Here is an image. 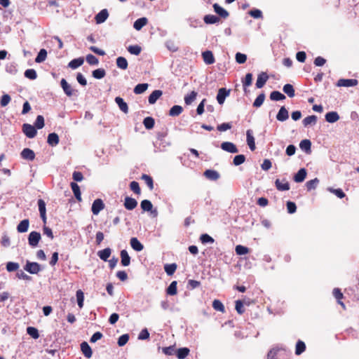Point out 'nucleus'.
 <instances>
[{"instance_id": "44", "label": "nucleus", "mask_w": 359, "mask_h": 359, "mask_svg": "<svg viewBox=\"0 0 359 359\" xmlns=\"http://www.w3.org/2000/svg\"><path fill=\"white\" fill-rule=\"evenodd\" d=\"M143 124L146 129L151 130L154 128L155 124L154 119L151 116H147L144 118L143 120Z\"/></svg>"}, {"instance_id": "5", "label": "nucleus", "mask_w": 359, "mask_h": 359, "mask_svg": "<svg viewBox=\"0 0 359 359\" xmlns=\"http://www.w3.org/2000/svg\"><path fill=\"white\" fill-rule=\"evenodd\" d=\"M41 238L40 233L37 231H32L28 236V243L30 246L36 247Z\"/></svg>"}, {"instance_id": "58", "label": "nucleus", "mask_w": 359, "mask_h": 359, "mask_svg": "<svg viewBox=\"0 0 359 359\" xmlns=\"http://www.w3.org/2000/svg\"><path fill=\"white\" fill-rule=\"evenodd\" d=\"M327 191H330V193L334 194L339 198H343L346 196L341 189H334L332 187H328Z\"/></svg>"}, {"instance_id": "62", "label": "nucleus", "mask_w": 359, "mask_h": 359, "mask_svg": "<svg viewBox=\"0 0 359 359\" xmlns=\"http://www.w3.org/2000/svg\"><path fill=\"white\" fill-rule=\"evenodd\" d=\"M245 161V156L243 154H239L236 156H234L233 160V163L235 165H240L242 163H243Z\"/></svg>"}, {"instance_id": "43", "label": "nucleus", "mask_w": 359, "mask_h": 359, "mask_svg": "<svg viewBox=\"0 0 359 359\" xmlns=\"http://www.w3.org/2000/svg\"><path fill=\"white\" fill-rule=\"evenodd\" d=\"M183 111V108L180 105H174L169 111L170 116H177Z\"/></svg>"}, {"instance_id": "21", "label": "nucleus", "mask_w": 359, "mask_h": 359, "mask_svg": "<svg viewBox=\"0 0 359 359\" xmlns=\"http://www.w3.org/2000/svg\"><path fill=\"white\" fill-rule=\"evenodd\" d=\"M288 118L289 114L287 109L284 106L281 107L276 115L277 120L283 122L287 120Z\"/></svg>"}, {"instance_id": "48", "label": "nucleus", "mask_w": 359, "mask_h": 359, "mask_svg": "<svg viewBox=\"0 0 359 359\" xmlns=\"http://www.w3.org/2000/svg\"><path fill=\"white\" fill-rule=\"evenodd\" d=\"M177 281H172L166 289V293L168 295H175L177 292Z\"/></svg>"}, {"instance_id": "23", "label": "nucleus", "mask_w": 359, "mask_h": 359, "mask_svg": "<svg viewBox=\"0 0 359 359\" xmlns=\"http://www.w3.org/2000/svg\"><path fill=\"white\" fill-rule=\"evenodd\" d=\"M325 118L327 122L333 123L337 122L340 117L337 111H329L325 114Z\"/></svg>"}, {"instance_id": "8", "label": "nucleus", "mask_w": 359, "mask_h": 359, "mask_svg": "<svg viewBox=\"0 0 359 359\" xmlns=\"http://www.w3.org/2000/svg\"><path fill=\"white\" fill-rule=\"evenodd\" d=\"M38 206H39V211L40 213V217L45 224L46 223V203L43 199H39L38 200Z\"/></svg>"}, {"instance_id": "40", "label": "nucleus", "mask_w": 359, "mask_h": 359, "mask_svg": "<svg viewBox=\"0 0 359 359\" xmlns=\"http://www.w3.org/2000/svg\"><path fill=\"white\" fill-rule=\"evenodd\" d=\"M177 267V266L175 263L167 264L164 266V270L168 276H172L175 272Z\"/></svg>"}, {"instance_id": "12", "label": "nucleus", "mask_w": 359, "mask_h": 359, "mask_svg": "<svg viewBox=\"0 0 359 359\" xmlns=\"http://www.w3.org/2000/svg\"><path fill=\"white\" fill-rule=\"evenodd\" d=\"M109 16L107 9L104 8L100 11L95 17L97 24H101L106 21Z\"/></svg>"}, {"instance_id": "20", "label": "nucleus", "mask_w": 359, "mask_h": 359, "mask_svg": "<svg viewBox=\"0 0 359 359\" xmlns=\"http://www.w3.org/2000/svg\"><path fill=\"white\" fill-rule=\"evenodd\" d=\"M306 175H307L306 170L305 168H301L294 175L293 180L295 182H297V183L302 182L305 180Z\"/></svg>"}, {"instance_id": "16", "label": "nucleus", "mask_w": 359, "mask_h": 359, "mask_svg": "<svg viewBox=\"0 0 359 359\" xmlns=\"http://www.w3.org/2000/svg\"><path fill=\"white\" fill-rule=\"evenodd\" d=\"M275 185H276V189L278 191H287L290 189V184L285 179L283 180L282 181L280 180L279 179H277L275 181Z\"/></svg>"}, {"instance_id": "28", "label": "nucleus", "mask_w": 359, "mask_h": 359, "mask_svg": "<svg viewBox=\"0 0 359 359\" xmlns=\"http://www.w3.org/2000/svg\"><path fill=\"white\" fill-rule=\"evenodd\" d=\"M29 221L28 219L22 220L17 226V231L19 233H25L28 231Z\"/></svg>"}, {"instance_id": "52", "label": "nucleus", "mask_w": 359, "mask_h": 359, "mask_svg": "<svg viewBox=\"0 0 359 359\" xmlns=\"http://www.w3.org/2000/svg\"><path fill=\"white\" fill-rule=\"evenodd\" d=\"M264 100H265V94L264 93H262L257 97V98L254 101L253 104H252L253 107H256V108L260 107L262 105Z\"/></svg>"}, {"instance_id": "36", "label": "nucleus", "mask_w": 359, "mask_h": 359, "mask_svg": "<svg viewBox=\"0 0 359 359\" xmlns=\"http://www.w3.org/2000/svg\"><path fill=\"white\" fill-rule=\"evenodd\" d=\"M83 62L84 60L83 57L75 58L69 62L68 67L73 69H75L81 66L83 64Z\"/></svg>"}, {"instance_id": "46", "label": "nucleus", "mask_w": 359, "mask_h": 359, "mask_svg": "<svg viewBox=\"0 0 359 359\" xmlns=\"http://www.w3.org/2000/svg\"><path fill=\"white\" fill-rule=\"evenodd\" d=\"M148 87L149 85L147 83H139L135 87L133 90L134 93L137 95L142 94L147 90Z\"/></svg>"}, {"instance_id": "15", "label": "nucleus", "mask_w": 359, "mask_h": 359, "mask_svg": "<svg viewBox=\"0 0 359 359\" xmlns=\"http://www.w3.org/2000/svg\"><path fill=\"white\" fill-rule=\"evenodd\" d=\"M21 157L27 161H33L35 158V153L29 148H25L21 151Z\"/></svg>"}, {"instance_id": "35", "label": "nucleus", "mask_w": 359, "mask_h": 359, "mask_svg": "<svg viewBox=\"0 0 359 359\" xmlns=\"http://www.w3.org/2000/svg\"><path fill=\"white\" fill-rule=\"evenodd\" d=\"M220 20L219 17L214 15H206L203 18V21L205 24L212 25L219 22Z\"/></svg>"}, {"instance_id": "26", "label": "nucleus", "mask_w": 359, "mask_h": 359, "mask_svg": "<svg viewBox=\"0 0 359 359\" xmlns=\"http://www.w3.org/2000/svg\"><path fill=\"white\" fill-rule=\"evenodd\" d=\"M247 136V143L249 146V148L251 151H254L256 148L255 138L252 135V131L251 130H248L246 132Z\"/></svg>"}, {"instance_id": "27", "label": "nucleus", "mask_w": 359, "mask_h": 359, "mask_svg": "<svg viewBox=\"0 0 359 359\" xmlns=\"http://www.w3.org/2000/svg\"><path fill=\"white\" fill-rule=\"evenodd\" d=\"M163 93L161 90H154L148 98V102L150 104H154L156 103L157 100L162 95Z\"/></svg>"}, {"instance_id": "64", "label": "nucleus", "mask_w": 359, "mask_h": 359, "mask_svg": "<svg viewBox=\"0 0 359 359\" xmlns=\"http://www.w3.org/2000/svg\"><path fill=\"white\" fill-rule=\"evenodd\" d=\"M129 340V334H124L120 336L118 339V345L119 346H123L127 344V342Z\"/></svg>"}, {"instance_id": "37", "label": "nucleus", "mask_w": 359, "mask_h": 359, "mask_svg": "<svg viewBox=\"0 0 359 359\" xmlns=\"http://www.w3.org/2000/svg\"><path fill=\"white\" fill-rule=\"evenodd\" d=\"M190 350L187 347L180 348L177 350L176 355L178 359H184L189 354Z\"/></svg>"}, {"instance_id": "39", "label": "nucleus", "mask_w": 359, "mask_h": 359, "mask_svg": "<svg viewBox=\"0 0 359 359\" xmlns=\"http://www.w3.org/2000/svg\"><path fill=\"white\" fill-rule=\"evenodd\" d=\"M332 294H333V296L337 300L338 304H340L344 309H345L344 304L341 301V299L344 297V295H343L342 292H341L340 289L334 288L333 290Z\"/></svg>"}, {"instance_id": "38", "label": "nucleus", "mask_w": 359, "mask_h": 359, "mask_svg": "<svg viewBox=\"0 0 359 359\" xmlns=\"http://www.w3.org/2000/svg\"><path fill=\"white\" fill-rule=\"evenodd\" d=\"M116 65L121 69L125 70L128 68V63L127 60L122 56L118 57L116 58Z\"/></svg>"}, {"instance_id": "63", "label": "nucleus", "mask_w": 359, "mask_h": 359, "mask_svg": "<svg viewBox=\"0 0 359 359\" xmlns=\"http://www.w3.org/2000/svg\"><path fill=\"white\" fill-rule=\"evenodd\" d=\"M20 266L18 263L9 262L6 264V270L8 272L15 271L19 269Z\"/></svg>"}, {"instance_id": "25", "label": "nucleus", "mask_w": 359, "mask_h": 359, "mask_svg": "<svg viewBox=\"0 0 359 359\" xmlns=\"http://www.w3.org/2000/svg\"><path fill=\"white\" fill-rule=\"evenodd\" d=\"M299 147L308 154L311 153V142L308 139L302 140L299 143Z\"/></svg>"}, {"instance_id": "54", "label": "nucleus", "mask_w": 359, "mask_h": 359, "mask_svg": "<svg viewBox=\"0 0 359 359\" xmlns=\"http://www.w3.org/2000/svg\"><path fill=\"white\" fill-rule=\"evenodd\" d=\"M212 307L216 311H221L222 313H224L225 311V308H224V304L222 303L221 301H219L218 299H215L212 302Z\"/></svg>"}, {"instance_id": "61", "label": "nucleus", "mask_w": 359, "mask_h": 359, "mask_svg": "<svg viewBox=\"0 0 359 359\" xmlns=\"http://www.w3.org/2000/svg\"><path fill=\"white\" fill-rule=\"evenodd\" d=\"M235 251L238 255H244L248 253L249 249L245 246L238 245L236 246Z\"/></svg>"}, {"instance_id": "7", "label": "nucleus", "mask_w": 359, "mask_h": 359, "mask_svg": "<svg viewBox=\"0 0 359 359\" xmlns=\"http://www.w3.org/2000/svg\"><path fill=\"white\" fill-rule=\"evenodd\" d=\"M104 208V204L102 199L97 198L95 199L92 205L91 211L93 215H98L101 210Z\"/></svg>"}, {"instance_id": "19", "label": "nucleus", "mask_w": 359, "mask_h": 359, "mask_svg": "<svg viewBox=\"0 0 359 359\" xmlns=\"http://www.w3.org/2000/svg\"><path fill=\"white\" fill-rule=\"evenodd\" d=\"M269 79V76L266 72H262L258 75L257 82H256V86L257 88H262L265 83H266L267 80Z\"/></svg>"}, {"instance_id": "13", "label": "nucleus", "mask_w": 359, "mask_h": 359, "mask_svg": "<svg viewBox=\"0 0 359 359\" xmlns=\"http://www.w3.org/2000/svg\"><path fill=\"white\" fill-rule=\"evenodd\" d=\"M203 175L207 179L212 180V181H217L220 177V175L217 170H210V169L206 170L204 172Z\"/></svg>"}, {"instance_id": "47", "label": "nucleus", "mask_w": 359, "mask_h": 359, "mask_svg": "<svg viewBox=\"0 0 359 359\" xmlns=\"http://www.w3.org/2000/svg\"><path fill=\"white\" fill-rule=\"evenodd\" d=\"M319 180L316 177L313 180H309L306 183V187L308 191L315 189L319 184Z\"/></svg>"}, {"instance_id": "56", "label": "nucleus", "mask_w": 359, "mask_h": 359, "mask_svg": "<svg viewBox=\"0 0 359 359\" xmlns=\"http://www.w3.org/2000/svg\"><path fill=\"white\" fill-rule=\"evenodd\" d=\"M197 93L195 91H191L190 94L187 95L184 97V102L186 104H191L196 98Z\"/></svg>"}, {"instance_id": "14", "label": "nucleus", "mask_w": 359, "mask_h": 359, "mask_svg": "<svg viewBox=\"0 0 359 359\" xmlns=\"http://www.w3.org/2000/svg\"><path fill=\"white\" fill-rule=\"evenodd\" d=\"M137 205V201L131 197L126 196L124 200V207L128 210L135 209Z\"/></svg>"}, {"instance_id": "3", "label": "nucleus", "mask_w": 359, "mask_h": 359, "mask_svg": "<svg viewBox=\"0 0 359 359\" xmlns=\"http://www.w3.org/2000/svg\"><path fill=\"white\" fill-rule=\"evenodd\" d=\"M22 131L28 138H34L37 133L36 128L34 126L29 123H24L22 125Z\"/></svg>"}, {"instance_id": "57", "label": "nucleus", "mask_w": 359, "mask_h": 359, "mask_svg": "<svg viewBox=\"0 0 359 359\" xmlns=\"http://www.w3.org/2000/svg\"><path fill=\"white\" fill-rule=\"evenodd\" d=\"M128 51L135 55H138L142 50V48L138 45H134V46H129L127 48Z\"/></svg>"}, {"instance_id": "30", "label": "nucleus", "mask_w": 359, "mask_h": 359, "mask_svg": "<svg viewBox=\"0 0 359 359\" xmlns=\"http://www.w3.org/2000/svg\"><path fill=\"white\" fill-rule=\"evenodd\" d=\"M121 258V264L123 266H128L130 264V257L128 253V252L126 250H122L120 253Z\"/></svg>"}, {"instance_id": "50", "label": "nucleus", "mask_w": 359, "mask_h": 359, "mask_svg": "<svg viewBox=\"0 0 359 359\" xmlns=\"http://www.w3.org/2000/svg\"><path fill=\"white\" fill-rule=\"evenodd\" d=\"M93 76L96 79H101L106 75V72L102 68L97 69L92 72Z\"/></svg>"}, {"instance_id": "1", "label": "nucleus", "mask_w": 359, "mask_h": 359, "mask_svg": "<svg viewBox=\"0 0 359 359\" xmlns=\"http://www.w3.org/2000/svg\"><path fill=\"white\" fill-rule=\"evenodd\" d=\"M24 269L31 274H37L43 270V268L37 262L27 261Z\"/></svg>"}, {"instance_id": "11", "label": "nucleus", "mask_w": 359, "mask_h": 359, "mask_svg": "<svg viewBox=\"0 0 359 359\" xmlns=\"http://www.w3.org/2000/svg\"><path fill=\"white\" fill-rule=\"evenodd\" d=\"M213 8L219 18L226 19L229 16V13L217 3L213 4Z\"/></svg>"}, {"instance_id": "33", "label": "nucleus", "mask_w": 359, "mask_h": 359, "mask_svg": "<svg viewBox=\"0 0 359 359\" xmlns=\"http://www.w3.org/2000/svg\"><path fill=\"white\" fill-rule=\"evenodd\" d=\"M111 254V250L109 248H107L102 250H100L97 252L98 257L103 261L107 262Z\"/></svg>"}, {"instance_id": "9", "label": "nucleus", "mask_w": 359, "mask_h": 359, "mask_svg": "<svg viewBox=\"0 0 359 359\" xmlns=\"http://www.w3.org/2000/svg\"><path fill=\"white\" fill-rule=\"evenodd\" d=\"M221 149L225 151L236 154L238 152L236 146L231 142H224L221 144Z\"/></svg>"}, {"instance_id": "4", "label": "nucleus", "mask_w": 359, "mask_h": 359, "mask_svg": "<svg viewBox=\"0 0 359 359\" xmlns=\"http://www.w3.org/2000/svg\"><path fill=\"white\" fill-rule=\"evenodd\" d=\"M358 83V80L355 79H340L337 81L336 86L338 87H351L355 86Z\"/></svg>"}, {"instance_id": "34", "label": "nucleus", "mask_w": 359, "mask_h": 359, "mask_svg": "<svg viewBox=\"0 0 359 359\" xmlns=\"http://www.w3.org/2000/svg\"><path fill=\"white\" fill-rule=\"evenodd\" d=\"M70 187H71L72 190L74 194L75 198L79 201H81V194L79 186L75 182H72L70 183Z\"/></svg>"}, {"instance_id": "2", "label": "nucleus", "mask_w": 359, "mask_h": 359, "mask_svg": "<svg viewBox=\"0 0 359 359\" xmlns=\"http://www.w3.org/2000/svg\"><path fill=\"white\" fill-rule=\"evenodd\" d=\"M60 86L67 96L71 97L73 95H78V90L73 89L65 79H62L60 81Z\"/></svg>"}, {"instance_id": "24", "label": "nucleus", "mask_w": 359, "mask_h": 359, "mask_svg": "<svg viewBox=\"0 0 359 359\" xmlns=\"http://www.w3.org/2000/svg\"><path fill=\"white\" fill-rule=\"evenodd\" d=\"M60 141L59 136L55 133H52L48 134V138H47V142L48 144L51 147H55L58 144Z\"/></svg>"}, {"instance_id": "10", "label": "nucleus", "mask_w": 359, "mask_h": 359, "mask_svg": "<svg viewBox=\"0 0 359 359\" xmlns=\"http://www.w3.org/2000/svg\"><path fill=\"white\" fill-rule=\"evenodd\" d=\"M230 94V90L225 88H219L217 95V100L219 104H224L225 99Z\"/></svg>"}, {"instance_id": "49", "label": "nucleus", "mask_w": 359, "mask_h": 359, "mask_svg": "<svg viewBox=\"0 0 359 359\" xmlns=\"http://www.w3.org/2000/svg\"><path fill=\"white\" fill-rule=\"evenodd\" d=\"M27 333L33 339H37L39 337V330L34 327H27Z\"/></svg>"}, {"instance_id": "53", "label": "nucleus", "mask_w": 359, "mask_h": 359, "mask_svg": "<svg viewBox=\"0 0 359 359\" xmlns=\"http://www.w3.org/2000/svg\"><path fill=\"white\" fill-rule=\"evenodd\" d=\"M142 180H144L149 189L151 191L154 189V181L151 177L147 174H143L141 177Z\"/></svg>"}, {"instance_id": "42", "label": "nucleus", "mask_w": 359, "mask_h": 359, "mask_svg": "<svg viewBox=\"0 0 359 359\" xmlns=\"http://www.w3.org/2000/svg\"><path fill=\"white\" fill-rule=\"evenodd\" d=\"M270 99L273 101H279L285 99V96L279 91L274 90L270 94Z\"/></svg>"}, {"instance_id": "6", "label": "nucleus", "mask_w": 359, "mask_h": 359, "mask_svg": "<svg viewBox=\"0 0 359 359\" xmlns=\"http://www.w3.org/2000/svg\"><path fill=\"white\" fill-rule=\"evenodd\" d=\"M140 206L143 211H144V212L150 211L152 215H154V217L157 216V215H158L157 210L156 209L152 210L153 205L149 200L144 199V200L142 201V202L140 203Z\"/></svg>"}, {"instance_id": "31", "label": "nucleus", "mask_w": 359, "mask_h": 359, "mask_svg": "<svg viewBox=\"0 0 359 359\" xmlns=\"http://www.w3.org/2000/svg\"><path fill=\"white\" fill-rule=\"evenodd\" d=\"M147 22L148 20L145 17L138 18L135 21L133 24V27L136 30L140 31L144 26H145L147 24Z\"/></svg>"}, {"instance_id": "29", "label": "nucleus", "mask_w": 359, "mask_h": 359, "mask_svg": "<svg viewBox=\"0 0 359 359\" xmlns=\"http://www.w3.org/2000/svg\"><path fill=\"white\" fill-rule=\"evenodd\" d=\"M130 243L132 248L137 252H140L144 248V245L135 237H133L130 239Z\"/></svg>"}, {"instance_id": "17", "label": "nucleus", "mask_w": 359, "mask_h": 359, "mask_svg": "<svg viewBox=\"0 0 359 359\" xmlns=\"http://www.w3.org/2000/svg\"><path fill=\"white\" fill-rule=\"evenodd\" d=\"M80 346L81 351L84 356L87 358H90L93 355V351L89 344L86 341H83Z\"/></svg>"}, {"instance_id": "51", "label": "nucleus", "mask_w": 359, "mask_h": 359, "mask_svg": "<svg viewBox=\"0 0 359 359\" xmlns=\"http://www.w3.org/2000/svg\"><path fill=\"white\" fill-rule=\"evenodd\" d=\"M306 349V345L304 341L299 340L296 344L295 354L299 355Z\"/></svg>"}, {"instance_id": "32", "label": "nucleus", "mask_w": 359, "mask_h": 359, "mask_svg": "<svg viewBox=\"0 0 359 359\" xmlns=\"http://www.w3.org/2000/svg\"><path fill=\"white\" fill-rule=\"evenodd\" d=\"M317 116L316 115L308 116L304 118L302 121V123L304 127H308L309 126H313L317 122Z\"/></svg>"}, {"instance_id": "18", "label": "nucleus", "mask_w": 359, "mask_h": 359, "mask_svg": "<svg viewBox=\"0 0 359 359\" xmlns=\"http://www.w3.org/2000/svg\"><path fill=\"white\" fill-rule=\"evenodd\" d=\"M203 61L207 65H212L215 63V60L213 53L210 50H205L202 53Z\"/></svg>"}, {"instance_id": "55", "label": "nucleus", "mask_w": 359, "mask_h": 359, "mask_svg": "<svg viewBox=\"0 0 359 359\" xmlns=\"http://www.w3.org/2000/svg\"><path fill=\"white\" fill-rule=\"evenodd\" d=\"M76 300H77V304H78L79 307L80 309L83 308V301H84L83 292L81 290H79L76 291Z\"/></svg>"}, {"instance_id": "41", "label": "nucleus", "mask_w": 359, "mask_h": 359, "mask_svg": "<svg viewBox=\"0 0 359 359\" xmlns=\"http://www.w3.org/2000/svg\"><path fill=\"white\" fill-rule=\"evenodd\" d=\"M46 57H47V51L46 49L42 48L38 53V55L35 58V62L36 63H41L46 60Z\"/></svg>"}, {"instance_id": "45", "label": "nucleus", "mask_w": 359, "mask_h": 359, "mask_svg": "<svg viewBox=\"0 0 359 359\" xmlns=\"http://www.w3.org/2000/svg\"><path fill=\"white\" fill-rule=\"evenodd\" d=\"M283 90L290 97H293L295 95L294 89L292 85H291L290 83L285 84L283 86Z\"/></svg>"}, {"instance_id": "60", "label": "nucleus", "mask_w": 359, "mask_h": 359, "mask_svg": "<svg viewBox=\"0 0 359 359\" xmlns=\"http://www.w3.org/2000/svg\"><path fill=\"white\" fill-rule=\"evenodd\" d=\"M24 75L26 78L30 79V80H34L37 77L36 72L34 69H27Z\"/></svg>"}, {"instance_id": "59", "label": "nucleus", "mask_w": 359, "mask_h": 359, "mask_svg": "<svg viewBox=\"0 0 359 359\" xmlns=\"http://www.w3.org/2000/svg\"><path fill=\"white\" fill-rule=\"evenodd\" d=\"M44 118L41 115H38L34 122V127L36 129H41L44 127Z\"/></svg>"}, {"instance_id": "22", "label": "nucleus", "mask_w": 359, "mask_h": 359, "mask_svg": "<svg viewBox=\"0 0 359 359\" xmlns=\"http://www.w3.org/2000/svg\"><path fill=\"white\" fill-rule=\"evenodd\" d=\"M115 102L118 106L121 111H122L125 114L128 113V104L124 101V100L121 97H116L115 98Z\"/></svg>"}]
</instances>
